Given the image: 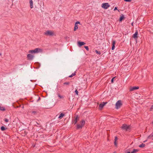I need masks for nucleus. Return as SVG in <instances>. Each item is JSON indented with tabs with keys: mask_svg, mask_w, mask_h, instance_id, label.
<instances>
[{
	"mask_svg": "<svg viewBox=\"0 0 153 153\" xmlns=\"http://www.w3.org/2000/svg\"><path fill=\"white\" fill-rule=\"evenodd\" d=\"M122 128L126 131H128L130 129V126H128L126 124H123L121 127Z\"/></svg>",
	"mask_w": 153,
	"mask_h": 153,
	"instance_id": "f257e3e1",
	"label": "nucleus"
},
{
	"mask_svg": "<svg viewBox=\"0 0 153 153\" xmlns=\"http://www.w3.org/2000/svg\"><path fill=\"white\" fill-rule=\"evenodd\" d=\"M44 34L46 36H53L54 34L53 32L48 30Z\"/></svg>",
	"mask_w": 153,
	"mask_h": 153,
	"instance_id": "f03ea898",
	"label": "nucleus"
},
{
	"mask_svg": "<svg viewBox=\"0 0 153 153\" xmlns=\"http://www.w3.org/2000/svg\"><path fill=\"white\" fill-rule=\"evenodd\" d=\"M122 105V103L121 100L118 101L115 104L116 108V109H118L120 108Z\"/></svg>",
	"mask_w": 153,
	"mask_h": 153,
	"instance_id": "7ed1b4c3",
	"label": "nucleus"
},
{
	"mask_svg": "<svg viewBox=\"0 0 153 153\" xmlns=\"http://www.w3.org/2000/svg\"><path fill=\"white\" fill-rule=\"evenodd\" d=\"M85 124V121L84 120H82L80 123V124L77 125V128L78 129L79 128H81L82 126Z\"/></svg>",
	"mask_w": 153,
	"mask_h": 153,
	"instance_id": "20e7f679",
	"label": "nucleus"
},
{
	"mask_svg": "<svg viewBox=\"0 0 153 153\" xmlns=\"http://www.w3.org/2000/svg\"><path fill=\"white\" fill-rule=\"evenodd\" d=\"M110 6V5L108 3H103L102 4V7L103 8L106 9H108Z\"/></svg>",
	"mask_w": 153,
	"mask_h": 153,
	"instance_id": "39448f33",
	"label": "nucleus"
},
{
	"mask_svg": "<svg viewBox=\"0 0 153 153\" xmlns=\"http://www.w3.org/2000/svg\"><path fill=\"white\" fill-rule=\"evenodd\" d=\"M35 53H42L43 50L42 49L40 48H37L35 49Z\"/></svg>",
	"mask_w": 153,
	"mask_h": 153,
	"instance_id": "423d86ee",
	"label": "nucleus"
},
{
	"mask_svg": "<svg viewBox=\"0 0 153 153\" xmlns=\"http://www.w3.org/2000/svg\"><path fill=\"white\" fill-rule=\"evenodd\" d=\"M139 87L138 86H134L131 87L129 88L130 91H133L134 90H136L139 89Z\"/></svg>",
	"mask_w": 153,
	"mask_h": 153,
	"instance_id": "0eeeda50",
	"label": "nucleus"
},
{
	"mask_svg": "<svg viewBox=\"0 0 153 153\" xmlns=\"http://www.w3.org/2000/svg\"><path fill=\"white\" fill-rule=\"evenodd\" d=\"M107 103L106 102H102L99 105V109L101 110L104 106Z\"/></svg>",
	"mask_w": 153,
	"mask_h": 153,
	"instance_id": "6e6552de",
	"label": "nucleus"
},
{
	"mask_svg": "<svg viewBox=\"0 0 153 153\" xmlns=\"http://www.w3.org/2000/svg\"><path fill=\"white\" fill-rule=\"evenodd\" d=\"M137 35H138V32L137 31L136 32H135V33L133 35V37L134 38V39H136L135 40H136V42H137V38L138 37Z\"/></svg>",
	"mask_w": 153,
	"mask_h": 153,
	"instance_id": "1a4fd4ad",
	"label": "nucleus"
},
{
	"mask_svg": "<svg viewBox=\"0 0 153 153\" xmlns=\"http://www.w3.org/2000/svg\"><path fill=\"white\" fill-rule=\"evenodd\" d=\"M27 57L28 59L32 60L33 59L34 56L30 54H29L27 55Z\"/></svg>",
	"mask_w": 153,
	"mask_h": 153,
	"instance_id": "9d476101",
	"label": "nucleus"
},
{
	"mask_svg": "<svg viewBox=\"0 0 153 153\" xmlns=\"http://www.w3.org/2000/svg\"><path fill=\"white\" fill-rule=\"evenodd\" d=\"M85 43L83 42H78V46L79 47H81V46H82L83 45H85Z\"/></svg>",
	"mask_w": 153,
	"mask_h": 153,
	"instance_id": "9b49d317",
	"label": "nucleus"
},
{
	"mask_svg": "<svg viewBox=\"0 0 153 153\" xmlns=\"http://www.w3.org/2000/svg\"><path fill=\"white\" fill-rule=\"evenodd\" d=\"M115 41H113L112 42V47L111 49L112 50H114V49L115 48Z\"/></svg>",
	"mask_w": 153,
	"mask_h": 153,
	"instance_id": "f8f14e48",
	"label": "nucleus"
},
{
	"mask_svg": "<svg viewBox=\"0 0 153 153\" xmlns=\"http://www.w3.org/2000/svg\"><path fill=\"white\" fill-rule=\"evenodd\" d=\"M30 7L31 8L33 7V1L32 0H30Z\"/></svg>",
	"mask_w": 153,
	"mask_h": 153,
	"instance_id": "ddd939ff",
	"label": "nucleus"
},
{
	"mask_svg": "<svg viewBox=\"0 0 153 153\" xmlns=\"http://www.w3.org/2000/svg\"><path fill=\"white\" fill-rule=\"evenodd\" d=\"M79 117L78 116H77L76 117L75 120L74 121V124H75L77 122V120H79Z\"/></svg>",
	"mask_w": 153,
	"mask_h": 153,
	"instance_id": "4468645a",
	"label": "nucleus"
},
{
	"mask_svg": "<svg viewBox=\"0 0 153 153\" xmlns=\"http://www.w3.org/2000/svg\"><path fill=\"white\" fill-rule=\"evenodd\" d=\"M148 139H151L153 140V133L151 134L148 137Z\"/></svg>",
	"mask_w": 153,
	"mask_h": 153,
	"instance_id": "2eb2a0df",
	"label": "nucleus"
},
{
	"mask_svg": "<svg viewBox=\"0 0 153 153\" xmlns=\"http://www.w3.org/2000/svg\"><path fill=\"white\" fill-rule=\"evenodd\" d=\"M124 18V17L123 15H122L120 17L119 21H121Z\"/></svg>",
	"mask_w": 153,
	"mask_h": 153,
	"instance_id": "dca6fc26",
	"label": "nucleus"
},
{
	"mask_svg": "<svg viewBox=\"0 0 153 153\" xmlns=\"http://www.w3.org/2000/svg\"><path fill=\"white\" fill-rule=\"evenodd\" d=\"M64 114L63 113H61L58 117L59 118H61L63 117L64 116Z\"/></svg>",
	"mask_w": 153,
	"mask_h": 153,
	"instance_id": "f3484780",
	"label": "nucleus"
},
{
	"mask_svg": "<svg viewBox=\"0 0 153 153\" xmlns=\"http://www.w3.org/2000/svg\"><path fill=\"white\" fill-rule=\"evenodd\" d=\"M75 75H76V72L75 71L74 73H72V74H71V75H70L69 76V77H72L73 76H74Z\"/></svg>",
	"mask_w": 153,
	"mask_h": 153,
	"instance_id": "a211bd4d",
	"label": "nucleus"
},
{
	"mask_svg": "<svg viewBox=\"0 0 153 153\" xmlns=\"http://www.w3.org/2000/svg\"><path fill=\"white\" fill-rule=\"evenodd\" d=\"M78 28V26H77V25H76V24H75V26H74V31H75Z\"/></svg>",
	"mask_w": 153,
	"mask_h": 153,
	"instance_id": "6ab92c4d",
	"label": "nucleus"
},
{
	"mask_svg": "<svg viewBox=\"0 0 153 153\" xmlns=\"http://www.w3.org/2000/svg\"><path fill=\"white\" fill-rule=\"evenodd\" d=\"M145 146V144L143 143H142L139 146V147L140 148H143Z\"/></svg>",
	"mask_w": 153,
	"mask_h": 153,
	"instance_id": "aec40b11",
	"label": "nucleus"
},
{
	"mask_svg": "<svg viewBox=\"0 0 153 153\" xmlns=\"http://www.w3.org/2000/svg\"><path fill=\"white\" fill-rule=\"evenodd\" d=\"M138 151V150L137 149H134L133 151L131 152V153H135Z\"/></svg>",
	"mask_w": 153,
	"mask_h": 153,
	"instance_id": "412c9836",
	"label": "nucleus"
},
{
	"mask_svg": "<svg viewBox=\"0 0 153 153\" xmlns=\"http://www.w3.org/2000/svg\"><path fill=\"white\" fill-rule=\"evenodd\" d=\"M29 52L31 53H35V50L29 51Z\"/></svg>",
	"mask_w": 153,
	"mask_h": 153,
	"instance_id": "4be33fe9",
	"label": "nucleus"
},
{
	"mask_svg": "<svg viewBox=\"0 0 153 153\" xmlns=\"http://www.w3.org/2000/svg\"><path fill=\"white\" fill-rule=\"evenodd\" d=\"M1 130L2 131H4L5 129V128L3 126L1 127Z\"/></svg>",
	"mask_w": 153,
	"mask_h": 153,
	"instance_id": "5701e85b",
	"label": "nucleus"
},
{
	"mask_svg": "<svg viewBox=\"0 0 153 153\" xmlns=\"http://www.w3.org/2000/svg\"><path fill=\"white\" fill-rule=\"evenodd\" d=\"M58 97L60 99L63 98V97L62 96L60 95L59 94H58Z\"/></svg>",
	"mask_w": 153,
	"mask_h": 153,
	"instance_id": "b1692460",
	"label": "nucleus"
},
{
	"mask_svg": "<svg viewBox=\"0 0 153 153\" xmlns=\"http://www.w3.org/2000/svg\"><path fill=\"white\" fill-rule=\"evenodd\" d=\"M95 52L97 54H101V52L100 51H98L97 50H96L95 51Z\"/></svg>",
	"mask_w": 153,
	"mask_h": 153,
	"instance_id": "393cba45",
	"label": "nucleus"
},
{
	"mask_svg": "<svg viewBox=\"0 0 153 153\" xmlns=\"http://www.w3.org/2000/svg\"><path fill=\"white\" fill-rule=\"evenodd\" d=\"M70 83L68 82H65L64 83V85H68Z\"/></svg>",
	"mask_w": 153,
	"mask_h": 153,
	"instance_id": "a878e982",
	"label": "nucleus"
},
{
	"mask_svg": "<svg viewBox=\"0 0 153 153\" xmlns=\"http://www.w3.org/2000/svg\"><path fill=\"white\" fill-rule=\"evenodd\" d=\"M84 48L86 49L88 51L89 50V48L88 46H85L84 47Z\"/></svg>",
	"mask_w": 153,
	"mask_h": 153,
	"instance_id": "bb28decb",
	"label": "nucleus"
},
{
	"mask_svg": "<svg viewBox=\"0 0 153 153\" xmlns=\"http://www.w3.org/2000/svg\"><path fill=\"white\" fill-rule=\"evenodd\" d=\"M0 110L1 111H4L5 110V109L3 107H1L0 106Z\"/></svg>",
	"mask_w": 153,
	"mask_h": 153,
	"instance_id": "cd10ccee",
	"label": "nucleus"
},
{
	"mask_svg": "<svg viewBox=\"0 0 153 153\" xmlns=\"http://www.w3.org/2000/svg\"><path fill=\"white\" fill-rule=\"evenodd\" d=\"M75 92L76 93V94L77 95H78V91H77V90H76L75 91Z\"/></svg>",
	"mask_w": 153,
	"mask_h": 153,
	"instance_id": "c85d7f7f",
	"label": "nucleus"
},
{
	"mask_svg": "<svg viewBox=\"0 0 153 153\" xmlns=\"http://www.w3.org/2000/svg\"><path fill=\"white\" fill-rule=\"evenodd\" d=\"M115 78V77L112 78L111 80V82L112 83H113V82H114V79Z\"/></svg>",
	"mask_w": 153,
	"mask_h": 153,
	"instance_id": "c756f323",
	"label": "nucleus"
},
{
	"mask_svg": "<svg viewBox=\"0 0 153 153\" xmlns=\"http://www.w3.org/2000/svg\"><path fill=\"white\" fill-rule=\"evenodd\" d=\"M4 121L6 122H7L8 121V120L7 119H5L4 120Z\"/></svg>",
	"mask_w": 153,
	"mask_h": 153,
	"instance_id": "7c9ffc66",
	"label": "nucleus"
},
{
	"mask_svg": "<svg viewBox=\"0 0 153 153\" xmlns=\"http://www.w3.org/2000/svg\"><path fill=\"white\" fill-rule=\"evenodd\" d=\"M117 140V137H115L114 141H116Z\"/></svg>",
	"mask_w": 153,
	"mask_h": 153,
	"instance_id": "2f4dec72",
	"label": "nucleus"
},
{
	"mask_svg": "<svg viewBox=\"0 0 153 153\" xmlns=\"http://www.w3.org/2000/svg\"><path fill=\"white\" fill-rule=\"evenodd\" d=\"M114 145H115L116 146H117V143H116V141H114Z\"/></svg>",
	"mask_w": 153,
	"mask_h": 153,
	"instance_id": "473e14b6",
	"label": "nucleus"
},
{
	"mask_svg": "<svg viewBox=\"0 0 153 153\" xmlns=\"http://www.w3.org/2000/svg\"><path fill=\"white\" fill-rule=\"evenodd\" d=\"M75 24L77 25L78 24H80V22H77Z\"/></svg>",
	"mask_w": 153,
	"mask_h": 153,
	"instance_id": "72a5a7b5",
	"label": "nucleus"
},
{
	"mask_svg": "<svg viewBox=\"0 0 153 153\" xmlns=\"http://www.w3.org/2000/svg\"><path fill=\"white\" fill-rule=\"evenodd\" d=\"M124 1L126 2H130L131 0H124Z\"/></svg>",
	"mask_w": 153,
	"mask_h": 153,
	"instance_id": "f704fd0d",
	"label": "nucleus"
},
{
	"mask_svg": "<svg viewBox=\"0 0 153 153\" xmlns=\"http://www.w3.org/2000/svg\"><path fill=\"white\" fill-rule=\"evenodd\" d=\"M117 10V8L116 7L114 8V10Z\"/></svg>",
	"mask_w": 153,
	"mask_h": 153,
	"instance_id": "c9c22d12",
	"label": "nucleus"
},
{
	"mask_svg": "<svg viewBox=\"0 0 153 153\" xmlns=\"http://www.w3.org/2000/svg\"><path fill=\"white\" fill-rule=\"evenodd\" d=\"M127 153H131V152H128Z\"/></svg>",
	"mask_w": 153,
	"mask_h": 153,
	"instance_id": "e433bc0d",
	"label": "nucleus"
},
{
	"mask_svg": "<svg viewBox=\"0 0 153 153\" xmlns=\"http://www.w3.org/2000/svg\"><path fill=\"white\" fill-rule=\"evenodd\" d=\"M131 25H133V23H132V24H131Z\"/></svg>",
	"mask_w": 153,
	"mask_h": 153,
	"instance_id": "4c0bfd02",
	"label": "nucleus"
},
{
	"mask_svg": "<svg viewBox=\"0 0 153 153\" xmlns=\"http://www.w3.org/2000/svg\"><path fill=\"white\" fill-rule=\"evenodd\" d=\"M58 1H61V0H58Z\"/></svg>",
	"mask_w": 153,
	"mask_h": 153,
	"instance_id": "58836bf2",
	"label": "nucleus"
},
{
	"mask_svg": "<svg viewBox=\"0 0 153 153\" xmlns=\"http://www.w3.org/2000/svg\"><path fill=\"white\" fill-rule=\"evenodd\" d=\"M1 55V53H0V55Z\"/></svg>",
	"mask_w": 153,
	"mask_h": 153,
	"instance_id": "ea45409f",
	"label": "nucleus"
},
{
	"mask_svg": "<svg viewBox=\"0 0 153 153\" xmlns=\"http://www.w3.org/2000/svg\"><path fill=\"white\" fill-rule=\"evenodd\" d=\"M152 123L153 124V121L152 122Z\"/></svg>",
	"mask_w": 153,
	"mask_h": 153,
	"instance_id": "a19ab883",
	"label": "nucleus"
},
{
	"mask_svg": "<svg viewBox=\"0 0 153 153\" xmlns=\"http://www.w3.org/2000/svg\"><path fill=\"white\" fill-rule=\"evenodd\" d=\"M152 107H153V105L152 106Z\"/></svg>",
	"mask_w": 153,
	"mask_h": 153,
	"instance_id": "79ce46f5",
	"label": "nucleus"
}]
</instances>
